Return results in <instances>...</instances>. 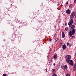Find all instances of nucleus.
<instances>
[{
  "mask_svg": "<svg viewBox=\"0 0 76 76\" xmlns=\"http://www.w3.org/2000/svg\"><path fill=\"white\" fill-rule=\"evenodd\" d=\"M69 35L71 38H75V36H72V35H74L75 33V29H73L72 30V31H70L69 32Z\"/></svg>",
  "mask_w": 76,
  "mask_h": 76,
  "instance_id": "1",
  "label": "nucleus"
},
{
  "mask_svg": "<svg viewBox=\"0 0 76 76\" xmlns=\"http://www.w3.org/2000/svg\"><path fill=\"white\" fill-rule=\"evenodd\" d=\"M66 60L68 63H69V64L71 66H73V61L72 60L70 61V60L69 59H66Z\"/></svg>",
  "mask_w": 76,
  "mask_h": 76,
  "instance_id": "2",
  "label": "nucleus"
},
{
  "mask_svg": "<svg viewBox=\"0 0 76 76\" xmlns=\"http://www.w3.org/2000/svg\"><path fill=\"white\" fill-rule=\"evenodd\" d=\"M73 19H71L68 23L69 26H72L73 24Z\"/></svg>",
  "mask_w": 76,
  "mask_h": 76,
  "instance_id": "3",
  "label": "nucleus"
},
{
  "mask_svg": "<svg viewBox=\"0 0 76 76\" xmlns=\"http://www.w3.org/2000/svg\"><path fill=\"white\" fill-rule=\"evenodd\" d=\"M75 13L73 12H72L70 16V19H73L74 17H75Z\"/></svg>",
  "mask_w": 76,
  "mask_h": 76,
  "instance_id": "4",
  "label": "nucleus"
},
{
  "mask_svg": "<svg viewBox=\"0 0 76 76\" xmlns=\"http://www.w3.org/2000/svg\"><path fill=\"white\" fill-rule=\"evenodd\" d=\"M71 11L69 9H68L66 10V13L68 14H70Z\"/></svg>",
  "mask_w": 76,
  "mask_h": 76,
  "instance_id": "5",
  "label": "nucleus"
},
{
  "mask_svg": "<svg viewBox=\"0 0 76 76\" xmlns=\"http://www.w3.org/2000/svg\"><path fill=\"white\" fill-rule=\"evenodd\" d=\"M62 38H64L65 37V34H64L63 31H62Z\"/></svg>",
  "mask_w": 76,
  "mask_h": 76,
  "instance_id": "6",
  "label": "nucleus"
},
{
  "mask_svg": "<svg viewBox=\"0 0 76 76\" xmlns=\"http://www.w3.org/2000/svg\"><path fill=\"white\" fill-rule=\"evenodd\" d=\"M76 69V64H75L74 65V66L73 70L74 71H75Z\"/></svg>",
  "mask_w": 76,
  "mask_h": 76,
  "instance_id": "7",
  "label": "nucleus"
},
{
  "mask_svg": "<svg viewBox=\"0 0 76 76\" xmlns=\"http://www.w3.org/2000/svg\"><path fill=\"white\" fill-rule=\"evenodd\" d=\"M67 59H70L71 58V56L69 55H68L66 56Z\"/></svg>",
  "mask_w": 76,
  "mask_h": 76,
  "instance_id": "8",
  "label": "nucleus"
},
{
  "mask_svg": "<svg viewBox=\"0 0 76 76\" xmlns=\"http://www.w3.org/2000/svg\"><path fill=\"white\" fill-rule=\"evenodd\" d=\"M66 45H65V44H64L62 47L63 49L64 50H65V49H66Z\"/></svg>",
  "mask_w": 76,
  "mask_h": 76,
  "instance_id": "9",
  "label": "nucleus"
},
{
  "mask_svg": "<svg viewBox=\"0 0 76 76\" xmlns=\"http://www.w3.org/2000/svg\"><path fill=\"white\" fill-rule=\"evenodd\" d=\"M53 58H55V59H56V58H57V56L56 55H54L53 56Z\"/></svg>",
  "mask_w": 76,
  "mask_h": 76,
  "instance_id": "10",
  "label": "nucleus"
},
{
  "mask_svg": "<svg viewBox=\"0 0 76 76\" xmlns=\"http://www.w3.org/2000/svg\"><path fill=\"white\" fill-rule=\"evenodd\" d=\"M71 29H74L75 28V26L74 25H72L71 26Z\"/></svg>",
  "mask_w": 76,
  "mask_h": 76,
  "instance_id": "11",
  "label": "nucleus"
},
{
  "mask_svg": "<svg viewBox=\"0 0 76 76\" xmlns=\"http://www.w3.org/2000/svg\"><path fill=\"white\" fill-rule=\"evenodd\" d=\"M55 70L54 69H53L52 70V73H53V72H55Z\"/></svg>",
  "mask_w": 76,
  "mask_h": 76,
  "instance_id": "12",
  "label": "nucleus"
},
{
  "mask_svg": "<svg viewBox=\"0 0 76 76\" xmlns=\"http://www.w3.org/2000/svg\"><path fill=\"white\" fill-rule=\"evenodd\" d=\"M68 29H69V28H68V27H66V28H65V30H66V31H67L68 30Z\"/></svg>",
  "mask_w": 76,
  "mask_h": 76,
  "instance_id": "13",
  "label": "nucleus"
},
{
  "mask_svg": "<svg viewBox=\"0 0 76 76\" xmlns=\"http://www.w3.org/2000/svg\"><path fill=\"white\" fill-rule=\"evenodd\" d=\"M73 6V5L71 4L69 5V7H72Z\"/></svg>",
  "mask_w": 76,
  "mask_h": 76,
  "instance_id": "14",
  "label": "nucleus"
},
{
  "mask_svg": "<svg viewBox=\"0 0 76 76\" xmlns=\"http://www.w3.org/2000/svg\"><path fill=\"white\" fill-rule=\"evenodd\" d=\"M64 68H65V69H67V65H66L65 66H64Z\"/></svg>",
  "mask_w": 76,
  "mask_h": 76,
  "instance_id": "15",
  "label": "nucleus"
},
{
  "mask_svg": "<svg viewBox=\"0 0 76 76\" xmlns=\"http://www.w3.org/2000/svg\"><path fill=\"white\" fill-rule=\"evenodd\" d=\"M66 76H70V75L66 74Z\"/></svg>",
  "mask_w": 76,
  "mask_h": 76,
  "instance_id": "16",
  "label": "nucleus"
},
{
  "mask_svg": "<svg viewBox=\"0 0 76 76\" xmlns=\"http://www.w3.org/2000/svg\"><path fill=\"white\" fill-rule=\"evenodd\" d=\"M62 68L63 69H64V66H62Z\"/></svg>",
  "mask_w": 76,
  "mask_h": 76,
  "instance_id": "17",
  "label": "nucleus"
},
{
  "mask_svg": "<svg viewBox=\"0 0 76 76\" xmlns=\"http://www.w3.org/2000/svg\"><path fill=\"white\" fill-rule=\"evenodd\" d=\"M3 76H6V74H4L3 75Z\"/></svg>",
  "mask_w": 76,
  "mask_h": 76,
  "instance_id": "18",
  "label": "nucleus"
},
{
  "mask_svg": "<svg viewBox=\"0 0 76 76\" xmlns=\"http://www.w3.org/2000/svg\"><path fill=\"white\" fill-rule=\"evenodd\" d=\"M70 44V43H69V42H68V43H67V45H69V44Z\"/></svg>",
  "mask_w": 76,
  "mask_h": 76,
  "instance_id": "19",
  "label": "nucleus"
},
{
  "mask_svg": "<svg viewBox=\"0 0 76 76\" xmlns=\"http://www.w3.org/2000/svg\"><path fill=\"white\" fill-rule=\"evenodd\" d=\"M68 3H69V2L68 1H67L66 3V4H68Z\"/></svg>",
  "mask_w": 76,
  "mask_h": 76,
  "instance_id": "20",
  "label": "nucleus"
},
{
  "mask_svg": "<svg viewBox=\"0 0 76 76\" xmlns=\"http://www.w3.org/2000/svg\"><path fill=\"white\" fill-rule=\"evenodd\" d=\"M74 3H76V0H75V1H74Z\"/></svg>",
  "mask_w": 76,
  "mask_h": 76,
  "instance_id": "21",
  "label": "nucleus"
},
{
  "mask_svg": "<svg viewBox=\"0 0 76 76\" xmlns=\"http://www.w3.org/2000/svg\"><path fill=\"white\" fill-rule=\"evenodd\" d=\"M71 46H72V45H69V47H71Z\"/></svg>",
  "mask_w": 76,
  "mask_h": 76,
  "instance_id": "22",
  "label": "nucleus"
},
{
  "mask_svg": "<svg viewBox=\"0 0 76 76\" xmlns=\"http://www.w3.org/2000/svg\"><path fill=\"white\" fill-rule=\"evenodd\" d=\"M53 64V66H55V64Z\"/></svg>",
  "mask_w": 76,
  "mask_h": 76,
  "instance_id": "23",
  "label": "nucleus"
},
{
  "mask_svg": "<svg viewBox=\"0 0 76 76\" xmlns=\"http://www.w3.org/2000/svg\"><path fill=\"white\" fill-rule=\"evenodd\" d=\"M75 62H76V59L75 60Z\"/></svg>",
  "mask_w": 76,
  "mask_h": 76,
  "instance_id": "24",
  "label": "nucleus"
},
{
  "mask_svg": "<svg viewBox=\"0 0 76 76\" xmlns=\"http://www.w3.org/2000/svg\"><path fill=\"white\" fill-rule=\"evenodd\" d=\"M65 25H66H66H67V23H65Z\"/></svg>",
  "mask_w": 76,
  "mask_h": 76,
  "instance_id": "25",
  "label": "nucleus"
},
{
  "mask_svg": "<svg viewBox=\"0 0 76 76\" xmlns=\"http://www.w3.org/2000/svg\"><path fill=\"white\" fill-rule=\"evenodd\" d=\"M49 41H51V39H49Z\"/></svg>",
  "mask_w": 76,
  "mask_h": 76,
  "instance_id": "26",
  "label": "nucleus"
},
{
  "mask_svg": "<svg viewBox=\"0 0 76 76\" xmlns=\"http://www.w3.org/2000/svg\"><path fill=\"white\" fill-rule=\"evenodd\" d=\"M47 70H46V72H47Z\"/></svg>",
  "mask_w": 76,
  "mask_h": 76,
  "instance_id": "27",
  "label": "nucleus"
},
{
  "mask_svg": "<svg viewBox=\"0 0 76 76\" xmlns=\"http://www.w3.org/2000/svg\"><path fill=\"white\" fill-rule=\"evenodd\" d=\"M50 62H51V60H50Z\"/></svg>",
  "mask_w": 76,
  "mask_h": 76,
  "instance_id": "28",
  "label": "nucleus"
}]
</instances>
